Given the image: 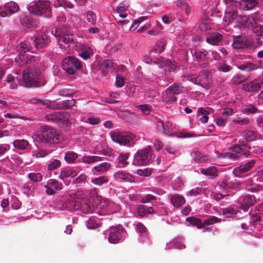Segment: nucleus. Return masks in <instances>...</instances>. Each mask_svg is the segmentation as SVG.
<instances>
[{"label": "nucleus", "instance_id": "nucleus-1", "mask_svg": "<svg viewBox=\"0 0 263 263\" xmlns=\"http://www.w3.org/2000/svg\"><path fill=\"white\" fill-rule=\"evenodd\" d=\"M23 73V82L26 87H41L47 83V81L38 69H24Z\"/></svg>", "mask_w": 263, "mask_h": 263}, {"label": "nucleus", "instance_id": "nucleus-2", "mask_svg": "<svg viewBox=\"0 0 263 263\" xmlns=\"http://www.w3.org/2000/svg\"><path fill=\"white\" fill-rule=\"evenodd\" d=\"M79 195L78 192L69 194L68 197L62 204V209L71 212L80 210L84 214L91 213L93 211V208L91 207L90 204L82 203L76 200Z\"/></svg>", "mask_w": 263, "mask_h": 263}, {"label": "nucleus", "instance_id": "nucleus-3", "mask_svg": "<svg viewBox=\"0 0 263 263\" xmlns=\"http://www.w3.org/2000/svg\"><path fill=\"white\" fill-rule=\"evenodd\" d=\"M27 10L31 14L50 18L52 16L50 3L48 1L39 0L31 3L27 6Z\"/></svg>", "mask_w": 263, "mask_h": 263}, {"label": "nucleus", "instance_id": "nucleus-4", "mask_svg": "<svg viewBox=\"0 0 263 263\" xmlns=\"http://www.w3.org/2000/svg\"><path fill=\"white\" fill-rule=\"evenodd\" d=\"M35 139L40 143L52 144L60 141V136L55 129L45 125L41 126V133L35 136Z\"/></svg>", "mask_w": 263, "mask_h": 263}, {"label": "nucleus", "instance_id": "nucleus-5", "mask_svg": "<svg viewBox=\"0 0 263 263\" xmlns=\"http://www.w3.org/2000/svg\"><path fill=\"white\" fill-rule=\"evenodd\" d=\"M62 68L68 74H73L82 68V65L76 58L69 56L63 60Z\"/></svg>", "mask_w": 263, "mask_h": 263}, {"label": "nucleus", "instance_id": "nucleus-6", "mask_svg": "<svg viewBox=\"0 0 263 263\" xmlns=\"http://www.w3.org/2000/svg\"><path fill=\"white\" fill-rule=\"evenodd\" d=\"M110 137L114 142L121 145L129 146L130 143L134 138V135L126 132H114L110 134Z\"/></svg>", "mask_w": 263, "mask_h": 263}, {"label": "nucleus", "instance_id": "nucleus-7", "mask_svg": "<svg viewBox=\"0 0 263 263\" xmlns=\"http://www.w3.org/2000/svg\"><path fill=\"white\" fill-rule=\"evenodd\" d=\"M152 150L150 148H144L138 151L135 156L134 164L137 163L138 164H146L152 159Z\"/></svg>", "mask_w": 263, "mask_h": 263}, {"label": "nucleus", "instance_id": "nucleus-8", "mask_svg": "<svg viewBox=\"0 0 263 263\" xmlns=\"http://www.w3.org/2000/svg\"><path fill=\"white\" fill-rule=\"evenodd\" d=\"M123 229L121 226L111 227L106 232L105 235H108V240L110 243H117L122 238Z\"/></svg>", "mask_w": 263, "mask_h": 263}, {"label": "nucleus", "instance_id": "nucleus-9", "mask_svg": "<svg viewBox=\"0 0 263 263\" xmlns=\"http://www.w3.org/2000/svg\"><path fill=\"white\" fill-rule=\"evenodd\" d=\"M62 187V183L56 179H50L48 180L47 184L45 185V192L48 195H53L55 194V191L61 190Z\"/></svg>", "mask_w": 263, "mask_h": 263}, {"label": "nucleus", "instance_id": "nucleus-10", "mask_svg": "<svg viewBox=\"0 0 263 263\" xmlns=\"http://www.w3.org/2000/svg\"><path fill=\"white\" fill-rule=\"evenodd\" d=\"M113 178L116 181L119 183H132L135 181V178L132 175L123 171H118L115 173Z\"/></svg>", "mask_w": 263, "mask_h": 263}, {"label": "nucleus", "instance_id": "nucleus-11", "mask_svg": "<svg viewBox=\"0 0 263 263\" xmlns=\"http://www.w3.org/2000/svg\"><path fill=\"white\" fill-rule=\"evenodd\" d=\"M238 8L235 7L227 8V10L225 12L224 20L228 25L236 22L237 24L239 21L240 15L238 14Z\"/></svg>", "mask_w": 263, "mask_h": 263}, {"label": "nucleus", "instance_id": "nucleus-12", "mask_svg": "<svg viewBox=\"0 0 263 263\" xmlns=\"http://www.w3.org/2000/svg\"><path fill=\"white\" fill-rule=\"evenodd\" d=\"M250 45L248 39L242 36H236L233 37L232 47L235 49L246 48Z\"/></svg>", "mask_w": 263, "mask_h": 263}, {"label": "nucleus", "instance_id": "nucleus-13", "mask_svg": "<svg viewBox=\"0 0 263 263\" xmlns=\"http://www.w3.org/2000/svg\"><path fill=\"white\" fill-rule=\"evenodd\" d=\"M21 24L24 27L30 28L36 26V22L30 15L21 14L19 16Z\"/></svg>", "mask_w": 263, "mask_h": 263}, {"label": "nucleus", "instance_id": "nucleus-14", "mask_svg": "<svg viewBox=\"0 0 263 263\" xmlns=\"http://www.w3.org/2000/svg\"><path fill=\"white\" fill-rule=\"evenodd\" d=\"M194 79L195 82L203 88L209 89L211 86V83L209 79L208 74L205 72L200 73L197 78Z\"/></svg>", "mask_w": 263, "mask_h": 263}, {"label": "nucleus", "instance_id": "nucleus-15", "mask_svg": "<svg viewBox=\"0 0 263 263\" xmlns=\"http://www.w3.org/2000/svg\"><path fill=\"white\" fill-rule=\"evenodd\" d=\"M50 42L47 37L35 36L32 40V44L35 49L40 50L45 48Z\"/></svg>", "mask_w": 263, "mask_h": 263}, {"label": "nucleus", "instance_id": "nucleus-16", "mask_svg": "<svg viewBox=\"0 0 263 263\" xmlns=\"http://www.w3.org/2000/svg\"><path fill=\"white\" fill-rule=\"evenodd\" d=\"M239 21L237 25L239 27H248L250 26L252 27L254 23L255 22L256 17L255 16H251L250 17L246 16H241L239 17Z\"/></svg>", "mask_w": 263, "mask_h": 263}, {"label": "nucleus", "instance_id": "nucleus-17", "mask_svg": "<svg viewBox=\"0 0 263 263\" xmlns=\"http://www.w3.org/2000/svg\"><path fill=\"white\" fill-rule=\"evenodd\" d=\"M199 170L202 175L209 176V178L211 179H214L219 176V172L215 166H211L207 168H201Z\"/></svg>", "mask_w": 263, "mask_h": 263}, {"label": "nucleus", "instance_id": "nucleus-18", "mask_svg": "<svg viewBox=\"0 0 263 263\" xmlns=\"http://www.w3.org/2000/svg\"><path fill=\"white\" fill-rule=\"evenodd\" d=\"M256 197L254 195H247L243 199L241 204V209L244 211H247L251 206L256 203Z\"/></svg>", "mask_w": 263, "mask_h": 263}, {"label": "nucleus", "instance_id": "nucleus-19", "mask_svg": "<svg viewBox=\"0 0 263 263\" xmlns=\"http://www.w3.org/2000/svg\"><path fill=\"white\" fill-rule=\"evenodd\" d=\"M4 7L8 16H10L13 14L17 12L20 10V7L16 2L10 1L4 4Z\"/></svg>", "mask_w": 263, "mask_h": 263}, {"label": "nucleus", "instance_id": "nucleus-20", "mask_svg": "<svg viewBox=\"0 0 263 263\" xmlns=\"http://www.w3.org/2000/svg\"><path fill=\"white\" fill-rule=\"evenodd\" d=\"M110 167L111 165L109 163L102 162L93 167L91 169V171L94 175H95L96 173L102 174L106 172Z\"/></svg>", "mask_w": 263, "mask_h": 263}, {"label": "nucleus", "instance_id": "nucleus-21", "mask_svg": "<svg viewBox=\"0 0 263 263\" xmlns=\"http://www.w3.org/2000/svg\"><path fill=\"white\" fill-rule=\"evenodd\" d=\"M261 88V84L251 81L249 83L244 84L242 86V89L247 92H256Z\"/></svg>", "mask_w": 263, "mask_h": 263}, {"label": "nucleus", "instance_id": "nucleus-22", "mask_svg": "<svg viewBox=\"0 0 263 263\" xmlns=\"http://www.w3.org/2000/svg\"><path fill=\"white\" fill-rule=\"evenodd\" d=\"M166 90H167V93H171L174 95H179L185 92L186 89L185 87L180 86L176 83H174L168 87Z\"/></svg>", "mask_w": 263, "mask_h": 263}, {"label": "nucleus", "instance_id": "nucleus-23", "mask_svg": "<svg viewBox=\"0 0 263 263\" xmlns=\"http://www.w3.org/2000/svg\"><path fill=\"white\" fill-rule=\"evenodd\" d=\"M69 115L67 112L59 111L57 124L61 127L67 126L69 124Z\"/></svg>", "mask_w": 263, "mask_h": 263}, {"label": "nucleus", "instance_id": "nucleus-24", "mask_svg": "<svg viewBox=\"0 0 263 263\" xmlns=\"http://www.w3.org/2000/svg\"><path fill=\"white\" fill-rule=\"evenodd\" d=\"M161 61L160 63V66L162 68H164L165 70L169 71H174L176 68V64L168 60H164L161 58Z\"/></svg>", "mask_w": 263, "mask_h": 263}, {"label": "nucleus", "instance_id": "nucleus-25", "mask_svg": "<svg viewBox=\"0 0 263 263\" xmlns=\"http://www.w3.org/2000/svg\"><path fill=\"white\" fill-rule=\"evenodd\" d=\"M239 8L243 10H250L255 7L258 3V0H241Z\"/></svg>", "mask_w": 263, "mask_h": 263}, {"label": "nucleus", "instance_id": "nucleus-26", "mask_svg": "<svg viewBox=\"0 0 263 263\" xmlns=\"http://www.w3.org/2000/svg\"><path fill=\"white\" fill-rule=\"evenodd\" d=\"M13 145L15 148L21 150H28L30 146L29 142L25 139L15 140Z\"/></svg>", "mask_w": 263, "mask_h": 263}, {"label": "nucleus", "instance_id": "nucleus-27", "mask_svg": "<svg viewBox=\"0 0 263 263\" xmlns=\"http://www.w3.org/2000/svg\"><path fill=\"white\" fill-rule=\"evenodd\" d=\"M222 40V35L219 33H215L208 36L206 39V42L212 45H217Z\"/></svg>", "mask_w": 263, "mask_h": 263}, {"label": "nucleus", "instance_id": "nucleus-28", "mask_svg": "<svg viewBox=\"0 0 263 263\" xmlns=\"http://www.w3.org/2000/svg\"><path fill=\"white\" fill-rule=\"evenodd\" d=\"M171 201L173 206L177 208H180L185 202V199L183 196L177 194L172 196Z\"/></svg>", "mask_w": 263, "mask_h": 263}, {"label": "nucleus", "instance_id": "nucleus-29", "mask_svg": "<svg viewBox=\"0 0 263 263\" xmlns=\"http://www.w3.org/2000/svg\"><path fill=\"white\" fill-rule=\"evenodd\" d=\"M177 97L171 93H167L166 90L162 96V101L167 105H171L176 102Z\"/></svg>", "mask_w": 263, "mask_h": 263}, {"label": "nucleus", "instance_id": "nucleus-30", "mask_svg": "<svg viewBox=\"0 0 263 263\" xmlns=\"http://www.w3.org/2000/svg\"><path fill=\"white\" fill-rule=\"evenodd\" d=\"M78 155L73 151H67L65 153L64 160L68 164H73L76 162Z\"/></svg>", "mask_w": 263, "mask_h": 263}, {"label": "nucleus", "instance_id": "nucleus-31", "mask_svg": "<svg viewBox=\"0 0 263 263\" xmlns=\"http://www.w3.org/2000/svg\"><path fill=\"white\" fill-rule=\"evenodd\" d=\"M237 68L241 70L250 72L257 69L258 68V65L251 62H247L238 66Z\"/></svg>", "mask_w": 263, "mask_h": 263}, {"label": "nucleus", "instance_id": "nucleus-32", "mask_svg": "<svg viewBox=\"0 0 263 263\" xmlns=\"http://www.w3.org/2000/svg\"><path fill=\"white\" fill-rule=\"evenodd\" d=\"M128 158V154H121L118 158V162L116 166L119 168L125 167L128 164L126 160Z\"/></svg>", "mask_w": 263, "mask_h": 263}, {"label": "nucleus", "instance_id": "nucleus-33", "mask_svg": "<svg viewBox=\"0 0 263 263\" xmlns=\"http://www.w3.org/2000/svg\"><path fill=\"white\" fill-rule=\"evenodd\" d=\"M166 42L164 40H162L158 41L155 46V48L151 50L150 54H152L153 52L158 54L161 53L164 50Z\"/></svg>", "mask_w": 263, "mask_h": 263}, {"label": "nucleus", "instance_id": "nucleus-34", "mask_svg": "<svg viewBox=\"0 0 263 263\" xmlns=\"http://www.w3.org/2000/svg\"><path fill=\"white\" fill-rule=\"evenodd\" d=\"M102 159V157L97 156H85L82 157L81 161L84 163L91 164L101 161Z\"/></svg>", "mask_w": 263, "mask_h": 263}, {"label": "nucleus", "instance_id": "nucleus-35", "mask_svg": "<svg viewBox=\"0 0 263 263\" xmlns=\"http://www.w3.org/2000/svg\"><path fill=\"white\" fill-rule=\"evenodd\" d=\"M76 101L74 99L67 100L57 103V106L59 109H68L72 107L75 104Z\"/></svg>", "mask_w": 263, "mask_h": 263}, {"label": "nucleus", "instance_id": "nucleus-36", "mask_svg": "<svg viewBox=\"0 0 263 263\" xmlns=\"http://www.w3.org/2000/svg\"><path fill=\"white\" fill-rule=\"evenodd\" d=\"M81 52L79 53L80 56L84 60H87L90 58V55L92 53V50L90 48L85 45H81Z\"/></svg>", "mask_w": 263, "mask_h": 263}, {"label": "nucleus", "instance_id": "nucleus-37", "mask_svg": "<svg viewBox=\"0 0 263 263\" xmlns=\"http://www.w3.org/2000/svg\"><path fill=\"white\" fill-rule=\"evenodd\" d=\"M17 50L19 52L25 53L29 51L31 52H34L33 47L27 43L21 42L17 46Z\"/></svg>", "mask_w": 263, "mask_h": 263}, {"label": "nucleus", "instance_id": "nucleus-38", "mask_svg": "<svg viewBox=\"0 0 263 263\" xmlns=\"http://www.w3.org/2000/svg\"><path fill=\"white\" fill-rule=\"evenodd\" d=\"M61 165V161L56 159H50L47 163V170L49 171H54L59 168Z\"/></svg>", "mask_w": 263, "mask_h": 263}, {"label": "nucleus", "instance_id": "nucleus-39", "mask_svg": "<svg viewBox=\"0 0 263 263\" xmlns=\"http://www.w3.org/2000/svg\"><path fill=\"white\" fill-rule=\"evenodd\" d=\"M68 32H69L68 28L64 25H60L55 27L54 35L57 37L60 38Z\"/></svg>", "mask_w": 263, "mask_h": 263}, {"label": "nucleus", "instance_id": "nucleus-40", "mask_svg": "<svg viewBox=\"0 0 263 263\" xmlns=\"http://www.w3.org/2000/svg\"><path fill=\"white\" fill-rule=\"evenodd\" d=\"M186 220L191 224L193 226H196L198 229H201L203 228V222H202L200 219L194 217H189L186 218Z\"/></svg>", "mask_w": 263, "mask_h": 263}, {"label": "nucleus", "instance_id": "nucleus-41", "mask_svg": "<svg viewBox=\"0 0 263 263\" xmlns=\"http://www.w3.org/2000/svg\"><path fill=\"white\" fill-rule=\"evenodd\" d=\"M218 184L220 189L227 190L233 187V183L230 181L227 178H224L218 182Z\"/></svg>", "mask_w": 263, "mask_h": 263}, {"label": "nucleus", "instance_id": "nucleus-42", "mask_svg": "<svg viewBox=\"0 0 263 263\" xmlns=\"http://www.w3.org/2000/svg\"><path fill=\"white\" fill-rule=\"evenodd\" d=\"M162 132L165 135L168 136H173V124L170 122H164V126H163Z\"/></svg>", "mask_w": 263, "mask_h": 263}, {"label": "nucleus", "instance_id": "nucleus-43", "mask_svg": "<svg viewBox=\"0 0 263 263\" xmlns=\"http://www.w3.org/2000/svg\"><path fill=\"white\" fill-rule=\"evenodd\" d=\"M76 176V172L71 170L62 169L61 171L59 179L64 180L68 177L73 178Z\"/></svg>", "mask_w": 263, "mask_h": 263}, {"label": "nucleus", "instance_id": "nucleus-44", "mask_svg": "<svg viewBox=\"0 0 263 263\" xmlns=\"http://www.w3.org/2000/svg\"><path fill=\"white\" fill-rule=\"evenodd\" d=\"M249 171L246 169L245 166L241 164L240 166L233 169V173L237 177H242L243 175Z\"/></svg>", "mask_w": 263, "mask_h": 263}, {"label": "nucleus", "instance_id": "nucleus-45", "mask_svg": "<svg viewBox=\"0 0 263 263\" xmlns=\"http://www.w3.org/2000/svg\"><path fill=\"white\" fill-rule=\"evenodd\" d=\"M252 30L253 32L256 34V36L263 37V25L254 23L252 26Z\"/></svg>", "mask_w": 263, "mask_h": 263}, {"label": "nucleus", "instance_id": "nucleus-46", "mask_svg": "<svg viewBox=\"0 0 263 263\" xmlns=\"http://www.w3.org/2000/svg\"><path fill=\"white\" fill-rule=\"evenodd\" d=\"M87 182L86 175L82 174L73 180V183L77 184V186H84Z\"/></svg>", "mask_w": 263, "mask_h": 263}, {"label": "nucleus", "instance_id": "nucleus-47", "mask_svg": "<svg viewBox=\"0 0 263 263\" xmlns=\"http://www.w3.org/2000/svg\"><path fill=\"white\" fill-rule=\"evenodd\" d=\"M197 113L198 116H201L200 118L201 122L203 124L206 123L209 119V112L203 108H199L198 110Z\"/></svg>", "mask_w": 263, "mask_h": 263}, {"label": "nucleus", "instance_id": "nucleus-48", "mask_svg": "<svg viewBox=\"0 0 263 263\" xmlns=\"http://www.w3.org/2000/svg\"><path fill=\"white\" fill-rule=\"evenodd\" d=\"M247 79V78L245 76L241 74H237L232 78L231 82L233 85H238L246 81Z\"/></svg>", "mask_w": 263, "mask_h": 263}, {"label": "nucleus", "instance_id": "nucleus-49", "mask_svg": "<svg viewBox=\"0 0 263 263\" xmlns=\"http://www.w3.org/2000/svg\"><path fill=\"white\" fill-rule=\"evenodd\" d=\"M218 156H223L224 158H229L232 159L236 160L241 157L240 153L237 151H233L224 154H219Z\"/></svg>", "mask_w": 263, "mask_h": 263}, {"label": "nucleus", "instance_id": "nucleus-50", "mask_svg": "<svg viewBox=\"0 0 263 263\" xmlns=\"http://www.w3.org/2000/svg\"><path fill=\"white\" fill-rule=\"evenodd\" d=\"M207 54L208 52L205 50L203 51H197L194 52V56L198 62H203L207 59Z\"/></svg>", "mask_w": 263, "mask_h": 263}, {"label": "nucleus", "instance_id": "nucleus-51", "mask_svg": "<svg viewBox=\"0 0 263 263\" xmlns=\"http://www.w3.org/2000/svg\"><path fill=\"white\" fill-rule=\"evenodd\" d=\"M192 156L193 157L194 160L199 163H203L206 160V157L199 152H193L192 153Z\"/></svg>", "mask_w": 263, "mask_h": 263}, {"label": "nucleus", "instance_id": "nucleus-52", "mask_svg": "<svg viewBox=\"0 0 263 263\" xmlns=\"http://www.w3.org/2000/svg\"><path fill=\"white\" fill-rule=\"evenodd\" d=\"M113 65V63L109 60H106L103 61L101 65V68L105 76L106 73H107L108 71L110 70Z\"/></svg>", "mask_w": 263, "mask_h": 263}, {"label": "nucleus", "instance_id": "nucleus-53", "mask_svg": "<svg viewBox=\"0 0 263 263\" xmlns=\"http://www.w3.org/2000/svg\"><path fill=\"white\" fill-rule=\"evenodd\" d=\"M221 219L218 218L217 217L214 216H211L203 222V227H204V226L212 225L215 223H220L221 222Z\"/></svg>", "mask_w": 263, "mask_h": 263}, {"label": "nucleus", "instance_id": "nucleus-54", "mask_svg": "<svg viewBox=\"0 0 263 263\" xmlns=\"http://www.w3.org/2000/svg\"><path fill=\"white\" fill-rule=\"evenodd\" d=\"M91 182L96 185L101 186L104 183H107L108 182V179L106 176H103L92 179Z\"/></svg>", "mask_w": 263, "mask_h": 263}, {"label": "nucleus", "instance_id": "nucleus-55", "mask_svg": "<svg viewBox=\"0 0 263 263\" xmlns=\"http://www.w3.org/2000/svg\"><path fill=\"white\" fill-rule=\"evenodd\" d=\"M222 212L223 215L227 214L234 215L238 213V210L236 206L230 205L228 207L222 208Z\"/></svg>", "mask_w": 263, "mask_h": 263}, {"label": "nucleus", "instance_id": "nucleus-56", "mask_svg": "<svg viewBox=\"0 0 263 263\" xmlns=\"http://www.w3.org/2000/svg\"><path fill=\"white\" fill-rule=\"evenodd\" d=\"M145 99L153 100L157 95V91L153 89H146L144 91Z\"/></svg>", "mask_w": 263, "mask_h": 263}, {"label": "nucleus", "instance_id": "nucleus-57", "mask_svg": "<svg viewBox=\"0 0 263 263\" xmlns=\"http://www.w3.org/2000/svg\"><path fill=\"white\" fill-rule=\"evenodd\" d=\"M244 136L247 141H253L256 139L257 134L253 130H247Z\"/></svg>", "mask_w": 263, "mask_h": 263}, {"label": "nucleus", "instance_id": "nucleus-58", "mask_svg": "<svg viewBox=\"0 0 263 263\" xmlns=\"http://www.w3.org/2000/svg\"><path fill=\"white\" fill-rule=\"evenodd\" d=\"M59 40L66 44L73 42V35L69 32L63 35L59 38Z\"/></svg>", "mask_w": 263, "mask_h": 263}, {"label": "nucleus", "instance_id": "nucleus-59", "mask_svg": "<svg viewBox=\"0 0 263 263\" xmlns=\"http://www.w3.org/2000/svg\"><path fill=\"white\" fill-rule=\"evenodd\" d=\"M48 154L47 151L44 149H37L32 152V156L36 158H43Z\"/></svg>", "mask_w": 263, "mask_h": 263}, {"label": "nucleus", "instance_id": "nucleus-60", "mask_svg": "<svg viewBox=\"0 0 263 263\" xmlns=\"http://www.w3.org/2000/svg\"><path fill=\"white\" fill-rule=\"evenodd\" d=\"M30 103L33 104H36L39 106H45L49 104L48 100H41L37 98H32L30 99Z\"/></svg>", "mask_w": 263, "mask_h": 263}, {"label": "nucleus", "instance_id": "nucleus-61", "mask_svg": "<svg viewBox=\"0 0 263 263\" xmlns=\"http://www.w3.org/2000/svg\"><path fill=\"white\" fill-rule=\"evenodd\" d=\"M73 93V90L67 88L61 89L58 91V94L63 97H71Z\"/></svg>", "mask_w": 263, "mask_h": 263}, {"label": "nucleus", "instance_id": "nucleus-62", "mask_svg": "<svg viewBox=\"0 0 263 263\" xmlns=\"http://www.w3.org/2000/svg\"><path fill=\"white\" fill-rule=\"evenodd\" d=\"M157 197L151 194H147L146 196L142 197L140 200V202L142 203H146L150 202L152 201H156Z\"/></svg>", "mask_w": 263, "mask_h": 263}, {"label": "nucleus", "instance_id": "nucleus-63", "mask_svg": "<svg viewBox=\"0 0 263 263\" xmlns=\"http://www.w3.org/2000/svg\"><path fill=\"white\" fill-rule=\"evenodd\" d=\"M227 5V8H239L241 5V3L238 0H224Z\"/></svg>", "mask_w": 263, "mask_h": 263}, {"label": "nucleus", "instance_id": "nucleus-64", "mask_svg": "<svg viewBox=\"0 0 263 263\" xmlns=\"http://www.w3.org/2000/svg\"><path fill=\"white\" fill-rule=\"evenodd\" d=\"M245 188L247 191L253 193L258 192L262 189L261 186L257 184H248L245 186Z\"/></svg>", "mask_w": 263, "mask_h": 263}]
</instances>
